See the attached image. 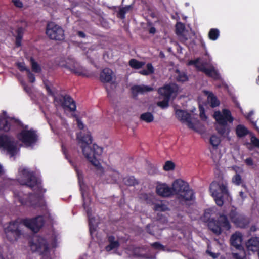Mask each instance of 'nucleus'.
Segmentation results:
<instances>
[{"label":"nucleus","instance_id":"obj_56","mask_svg":"<svg viewBox=\"0 0 259 259\" xmlns=\"http://www.w3.org/2000/svg\"><path fill=\"white\" fill-rule=\"evenodd\" d=\"M244 161L247 166H252L254 164L253 159L251 157L247 158Z\"/></svg>","mask_w":259,"mask_h":259},{"label":"nucleus","instance_id":"obj_6","mask_svg":"<svg viewBox=\"0 0 259 259\" xmlns=\"http://www.w3.org/2000/svg\"><path fill=\"white\" fill-rule=\"evenodd\" d=\"M209 191L219 206L223 205L224 198H227L229 195L227 183L223 180L213 181L210 185Z\"/></svg>","mask_w":259,"mask_h":259},{"label":"nucleus","instance_id":"obj_59","mask_svg":"<svg viewBox=\"0 0 259 259\" xmlns=\"http://www.w3.org/2000/svg\"><path fill=\"white\" fill-rule=\"evenodd\" d=\"M77 35L79 37H81V38H85V36H86L85 34L83 31H77Z\"/></svg>","mask_w":259,"mask_h":259},{"label":"nucleus","instance_id":"obj_29","mask_svg":"<svg viewBox=\"0 0 259 259\" xmlns=\"http://www.w3.org/2000/svg\"><path fill=\"white\" fill-rule=\"evenodd\" d=\"M25 29L22 27H19L16 30V36L15 38V45L17 47L21 46V41L24 33Z\"/></svg>","mask_w":259,"mask_h":259},{"label":"nucleus","instance_id":"obj_16","mask_svg":"<svg viewBox=\"0 0 259 259\" xmlns=\"http://www.w3.org/2000/svg\"><path fill=\"white\" fill-rule=\"evenodd\" d=\"M214 117L216 121H220L221 123H232L234 121V118L232 116L231 112L228 109H223L222 114L220 111H216L214 114Z\"/></svg>","mask_w":259,"mask_h":259},{"label":"nucleus","instance_id":"obj_46","mask_svg":"<svg viewBox=\"0 0 259 259\" xmlns=\"http://www.w3.org/2000/svg\"><path fill=\"white\" fill-rule=\"evenodd\" d=\"M188 77L185 73H181L179 74L177 80L180 82H185L188 80Z\"/></svg>","mask_w":259,"mask_h":259},{"label":"nucleus","instance_id":"obj_48","mask_svg":"<svg viewBox=\"0 0 259 259\" xmlns=\"http://www.w3.org/2000/svg\"><path fill=\"white\" fill-rule=\"evenodd\" d=\"M251 142L252 144L256 147L259 148V139L254 136L251 137Z\"/></svg>","mask_w":259,"mask_h":259},{"label":"nucleus","instance_id":"obj_24","mask_svg":"<svg viewBox=\"0 0 259 259\" xmlns=\"http://www.w3.org/2000/svg\"><path fill=\"white\" fill-rule=\"evenodd\" d=\"M218 125L216 127V130L219 134L222 136H227L230 131L229 126L226 123H221L220 121H217Z\"/></svg>","mask_w":259,"mask_h":259},{"label":"nucleus","instance_id":"obj_33","mask_svg":"<svg viewBox=\"0 0 259 259\" xmlns=\"http://www.w3.org/2000/svg\"><path fill=\"white\" fill-rule=\"evenodd\" d=\"M188 65H194L197 71H200V68H203L205 66L204 63H200V58H197L195 60H191L188 63Z\"/></svg>","mask_w":259,"mask_h":259},{"label":"nucleus","instance_id":"obj_45","mask_svg":"<svg viewBox=\"0 0 259 259\" xmlns=\"http://www.w3.org/2000/svg\"><path fill=\"white\" fill-rule=\"evenodd\" d=\"M89 218V226L90 228V232L91 234L93 233V231H95V227L93 224V221L95 220L94 218L91 217V216L88 217Z\"/></svg>","mask_w":259,"mask_h":259},{"label":"nucleus","instance_id":"obj_52","mask_svg":"<svg viewBox=\"0 0 259 259\" xmlns=\"http://www.w3.org/2000/svg\"><path fill=\"white\" fill-rule=\"evenodd\" d=\"M151 246L157 249H163L164 246L158 242H156L151 244Z\"/></svg>","mask_w":259,"mask_h":259},{"label":"nucleus","instance_id":"obj_32","mask_svg":"<svg viewBox=\"0 0 259 259\" xmlns=\"http://www.w3.org/2000/svg\"><path fill=\"white\" fill-rule=\"evenodd\" d=\"M208 101L210 104L212 108L218 107L220 105V101L217 97L212 93H210L208 96Z\"/></svg>","mask_w":259,"mask_h":259},{"label":"nucleus","instance_id":"obj_31","mask_svg":"<svg viewBox=\"0 0 259 259\" xmlns=\"http://www.w3.org/2000/svg\"><path fill=\"white\" fill-rule=\"evenodd\" d=\"M153 205V209L155 211L165 212L169 210V208L167 205L163 203L162 202L154 203Z\"/></svg>","mask_w":259,"mask_h":259},{"label":"nucleus","instance_id":"obj_47","mask_svg":"<svg viewBox=\"0 0 259 259\" xmlns=\"http://www.w3.org/2000/svg\"><path fill=\"white\" fill-rule=\"evenodd\" d=\"M27 75L31 83H33L35 81V75L31 72L30 70H27Z\"/></svg>","mask_w":259,"mask_h":259},{"label":"nucleus","instance_id":"obj_42","mask_svg":"<svg viewBox=\"0 0 259 259\" xmlns=\"http://www.w3.org/2000/svg\"><path fill=\"white\" fill-rule=\"evenodd\" d=\"M169 100L170 99L164 98L162 101H159L157 103V105L162 109L166 108L169 106Z\"/></svg>","mask_w":259,"mask_h":259},{"label":"nucleus","instance_id":"obj_28","mask_svg":"<svg viewBox=\"0 0 259 259\" xmlns=\"http://www.w3.org/2000/svg\"><path fill=\"white\" fill-rule=\"evenodd\" d=\"M176 116L180 121L184 123L187 119L190 118L191 114L183 110L177 109L176 111Z\"/></svg>","mask_w":259,"mask_h":259},{"label":"nucleus","instance_id":"obj_22","mask_svg":"<svg viewBox=\"0 0 259 259\" xmlns=\"http://www.w3.org/2000/svg\"><path fill=\"white\" fill-rule=\"evenodd\" d=\"M175 90L171 85L170 84H166L163 87L160 88L158 90V93L163 98L170 99L171 96L174 93Z\"/></svg>","mask_w":259,"mask_h":259},{"label":"nucleus","instance_id":"obj_34","mask_svg":"<svg viewBox=\"0 0 259 259\" xmlns=\"http://www.w3.org/2000/svg\"><path fill=\"white\" fill-rule=\"evenodd\" d=\"M145 64V63L139 61L135 59H132L129 61V65L133 68L139 69L142 68Z\"/></svg>","mask_w":259,"mask_h":259},{"label":"nucleus","instance_id":"obj_30","mask_svg":"<svg viewBox=\"0 0 259 259\" xmlns=\"http://www.w3.org/2000/svg\"><path fill=\"white\" fill-rule=\"evenodd\" d=\"M133 9L132 5H126L125 7H120L117 16L121 19L125 18V14Z\"/></svg>","mask_w":259,"mask_h":259},{"label":"nucleus","instance_id":"obj_11","mask_svg":"<svg viewBox=\"0 0 259 259\" xmlns=\"http://www.w3.org/2000/svg\"><path fill=\"white\" fill-rule=\"evenodd\" d=\"M19 223L17 221L10 222L4 231L7 239L10 242L15 241L21 235V231L19 228Z\"/></svg>","mask_w":259,"mask_h":259},{"label":"nucleus","instance_id":"obj_1","mask_svg":"<svg viewBox=\"0 0 259 259\" xmlns=\"http://www.w3.org/2000/svg\"><path fill=\"white\" fill-rule=\"evenodd\" d=\"M156 194L163 198L176 196V199L181 205L190 206L195 200V193L190 188L188 183L182 179H177L170 187L166 183L158 184L156 187Z\"/></svg>","mask_w":259,"mask_h":259},{"label":"nucleus","instance_id":"obj_63","mask_svg":"<svg viewBox=\"0 0 259 259\" xmlns=\"http://www.w3.org/2000/svg\"><path fill=\"white\" fill-rule=\"evenodd\" d=\"M79 182L80 183L81 180H83V176L82 174H80L78 171H76Z\"/></svg>","mask_w":259,"mask_h":259},{"label":"nucleus","instance_id":"obj_62","mask_svg":"<svg viewBox=\"0 0 259 259\" xmlns=\"http://www.w3.org/2000/svg\"><path fill=\"white\" fill-rule=\"evenodd\" d=\"M139 72L140 74H142L143 75H149V73H148L147 72L146 69H143V70H140Z\"/></svg>","mask_w":259,"mask_h":259},{"label":"nucleus","instance_id":"obj_10","mask_svg":"<svg viewBox=\"0 0 259 259\" xmlns=\"http://www.w3.org/2000/svg\"><path fill=\"white\" fill-rule=\"evenodd\" d=\"M228 216L231 221L237 227L246 228L248 227L250 220L244 214L239 213L236 208H232L229 212Z\"/></svg>","mask_w":259,"mask_h":259},{"label":"nucleus","instance_id":"obj_17","mask_svg":"<svg viewBox=\"0 0 259 259\" xmlns=\"http://www.w3.org/2000/svg\"><path fill=\"white\" fill-rule=\"evenodd\" d=\"M242 234L239 231H236L235 233L232 234L230 237V244L237 250L240 251L244 250V247L242 245Z\"/></svg>","mask_w":259,"mask_h":259},{"label":"nucleus","instance_id":"obj_2","mask_svg":"<svg viewBox=\"0 0 259 259\" xmlns=\"http://www.w3.org/2000/svg\"><path fill=\"white\" fill-rule=\"evenodd\" d=\"M77 138L81 144L80 148L82 153L88 160L94 166L101 170H103L99 159L103 153V148L96 144L91 145L93 141L92 137L89 132L86 133L80 132Z\"/></svg>","mask_w":259,"mask_h":259},{"label":"nucleus","instance_id":"obj_57","mask_svg":"<svg viewBox=\"0 0 259 259\" xmlns=\"http://www.w3.org/2000/svg\"><path fill=\"white\" fill-rule=\"evenodd\" d=\"M75 116L76 117V121L78 127L80 130H82L84 127V125L83 123L82 122L80 119L76 117V115Z\"/></svg>","mask_w":259,"mask_h":259},{"label":"nucleus","instance_id":"obj_35","mask_svg":"<svg viewBox=\"0 0 259 259\" xmlns=\"http://www.w3.org/2000/svg\"><path fill=\"white\" fill-rule=\"evenodd\" d=\"M31 69L33 72L39 73L41 71L40 66L36 62L33 57L30 58Z\"/></svg>","mask_w":259,"mask_h":259},{"label":"nucleus","instance_id":"obj_8","mask_svg":"<svg viewBox=\"0 0 259 259\" xmlns=\"http://www.w3.org/2000/svg\"><path fill=\"white\" fill-rule=\"evenodd\" d=\"M46 34L52 40L61 41L65 39L64 30L61 26L52 21L47 23Z\"/></svg>","mask_w":259,"mask_h":259},{"label":"nucleus","instance_id":"obj_58","mask_svg":"<svg viewBox=\"0 0 259 259\" xmlns=\"http://www.w3.org/2000/svg\"><path fill=\"white\" fill-rule=\"evenodd\" d=\"M206 253L208 254L210 256H211L213 258L215 259L217 258L218 256V255L217 254H215L214 253H213L209 251V250H206Z\"/></svg>","mask_w":259,"mask_h":259},{"label":"nucleus","instance_id":"obj_14","mask_svg":"<svg viewBox=\"0 0 259 259\" xmlns=\"http://www.w3.org/2000/svg\"><path fill=\"white\" fill-rule=\"evenodd\" d=\"M21 222L26 227L35 233L39 231L45 223L44 218L40 215L32 219L25 218Z\"/></svg>","mask_w":259,"mask_h":259},{"label":"nucleus","instance_id":"obj_61","mask_svg":"<svg viewBox=\"0 0 259 259\" xmlns=\"http://www.w3.org/2000/svg\"><path fill=\"white\" fill-rule=\"evenodd\" d=\"M149 32L150 34H154L156 32V29L154 27H151L149 29Z\"/></svg>","mask_w":259,"mask_h":259},{"label":"nucleus","instance_id":"obj_15","mask_svg":"<svg viewBox=\"0 0 259 259\" xmlns=\"http://www.w3.org/2000/svg\"><path fill=\"white\" fill-rule=\"evenodd\" d=\"M64 109H68L70 111H75L76 109V103L69 95H61L57 99Z\"/></svg>","mask_w":259,"mask_h":259},{"label":"nucleus","instance_id":"obj_19","mask_svg":"<svg viewBox=\"0 0 259 259\" xmlns=\"http://www.w3.org/2000/svg\"><path fill=\"white\" fill-rule=\"evenodd\" d=\"M120 178V174L117 170L110 169L106 173L105 181L108 184L116 183Z\"/></svg>","mask_w":259,"mask_h":259},{"label":"nucleus","instance_id":"obj_9","mask_svg":"<svg viewBox=\"0 0 259 259\" xmlns=\"http://www.w3.org/2000/svg\"><path fill=\"white\" fill-rule=\"evenodd\" d=\"M18 139L26 146H30L36 143L38 136L36 132L33 130H22L17 135Z\"/></svg>","mask_w":259,"mask_h":259},{"label":"nucleus","instance_id":"obj_38","mask_svg":"<svg viewBox=\"0 0 259 259\" xmlns=\"http://www.w3.org/2000/svg\"><path fill=\"white\" fill-rule=\"evenodd\" d=\"M124 183L128 186H134L138 184L137 181L133 176H129L124 179Z\"/></svg>","mask_w":259,"mask_h":259},{"label":"nucleus","instance_id":"obj_20","mask_svg":"<svg viewBox=\"0 0 259 259\" xmlns=\"http://www.w3.org/2000/svg\"><path fill=\"white\" fill-rule=\"evenodd\" d=\"M200 72L204 73L207 76L213 78L214 80H219L220 79V74L213 66H211L207 68L205 65L203 68H200Z\"/></svg>","mask_w":259,"mask_h":259},{"label":"nucleus","instance_id":"obj_54","mask_svg":"<svg viewBox=\"0 0 259 259\" xmlns=\"http://www.w3.org/2000/svg\"><path fill=\"white\" fill-rule=\"evenodd\" d=\"M82 205H83V207L84 209L85 210V211L87 212L88 216V217L91 216V213H92L91 208L90 207H89L88 206H87L85 204V203H83Z\"/></svg>","mask_w":259,"mask_h":259},{"label":"nucleus","instance_id":"obj_40","mask_svg":"<svg viewBox=\"0 0 259 259\" xmlns=\"http://www.w3.org/2000/svg\"><path fill=\"white\" fill-rule=\"evenodd\" d=\"M232 182L237 186L240 185L243 182L241 176L238 174H236L232 178Z\"/></svg>","mask_w":259,"mask_h":259},{"label":"nucleus","instance_id":"obj_4","mask_svg":"<svg viewBox=\"0 0 259 259\" xmlns=\"http://www.w3.org/2000/svg\"><path fill=\"white\" fill-rule=\"evenodd\" d=\"M19 172L21 175L18 178V181L21 185L26 186L39 193L46 192V190L42 188L41 181L33 172L25 168H20Z\"/></svg>","mask_w":259,"mask_h":259},{"label":"nucleus","instance_id":"obj_39","mask_svg":"<svg viewBox=\"0 0 259 259\" xmlns=\"http://www.w3.org/2000/svg\"><path fill=\"white\" fill-rule=\"evenodd\" d=\"M185 29V25L182 22H178L176 25V33L177 35H181Z\"/></svg>","mask_w":259,"mask_h":259},{"label":"nucleus","instance_id":"obj_7","mask_svg":"<svg viewBox=\"0 0 259 259\" xmlns=\"http://www.w3.org/2000/svg\"><path fill=\"white\" fill-rule=\"evenodd\" d=\"M29 244L31 250L38 253L41 256V259H52L49 244L46 239L38 237L36 240L29 241Z\"/></svg>","mask_w":259,"mask_h":259},{"label":"nucleus","instance_id":"obj_37","mask_svg":"<svg viewBox=\"0 0 259 259\" xmlns=\"http://www.w3.org/2000/svg\"><path fill=\"white\" fill-rule=\"evenodd\" d=\"M220 35V31L217 28H211L208 33V37L211 40H216Z\"/></svg>","mask_w":259,"mask_h":259},{"label":"nucleus","instance_id":"obj_53","mask_svg":"<svg viewBox=\"0 0 259 259\" xmlns=\"http://www.w3.org/2000/svg\"><path fill=\"white\" fill-rule=\"evenodd\" d=\"M185 122L187 123V125L188 127L190 129H194V123L191 121V117L190 116V118H189V119H187V120L185 121Z\"/></svg>","mask_w":259,"mask_h":259},{"label":"nucleus","instance_id":"obj_36","mask_svg":"<svg viewBox=\"0 0 259 259\" xmlns=\"http://www.w3.org/2000/svg\"><path fill=\"white\" fill-rule=\"evenodd\" d=\"M140 119L147 123H150L153 121L154 116L151 113L147 112L140 115Z\"/></svg>","mask_w":259,"mask_h":259},{"label":"nucleus","instance_id":"obj_3","mask_svg":"<svg viewBox=\"0 0 259 259\" xmlns=\"http://www.w3.org/2000/svg\"><path fill=\"white\" fill-rule=\"evenodd\" d=\"M214 213V210L212 208L206 209L203 216V220L207 223L209 229L216 235H219L222 233V228L228 231L231 226L227 215L221 214L217 220L213 217Z\"/></svg>","mask_w":259,"mask_h":259},{"label":"nucleus","instance_id":"obj_23","mask_svg":"<svg viewBox=\"0 0 259 259\" xmlns=\"http://www.w3.org/2000/svg\"><path fill=\"white\" fill-rule=\"evenodd\" d=\"M247 249L252 251L259 250V238L251 237L246 243Z\"/></svg>","mask_w":259,"mask_h":259},{"label":"nucleus","instance_id":"obj_5","mask_svg":"<svg viewBox=\"0 0 259 259\" xmlns=\"http://www.w3.org/2000/svg\"><path fill=\"white\" fill-rule=\"evenodd\" d=\"M13 195L16 200L22 205L32 207L34 208L41 207L44 205L42 197L39 194L29 193L26 195L19 190H15L13 191Z\"/></svg>","mask_w":259,"mask_h":259},{"label":"nucleus","instance_id":"obj_21","mask_svg":"<svg viewBox=\"0 0 259 259\" xmlns=\"http://www.w3.org/2000/svg\"><path fill=\"white\" fill-rule=\"evenodd\" d=\"M153 90L152 87L145 85H135L131 88V92L134 97H137L139 94H144Z\"/></svg>","mask_w":259,"mask_h":259},{"label":"nucleus","instance_id":"obj_41","mask_svg":"<svg viewBox=\"0 0 259 259\" xmlns=\"http://www.w3.org/2000/svg\"><path fill=\"white\" fill-rule=\"evenodd\" d=\"M210 143L214 148H217L220 143V140L217 136L212 135L210 138Z\"/></svg>","mask_w":259,"mask_h":259},{"label":"nucleus","instance_id":"obj_49","mask_svg":"<svg viewBox=\"0 0 259 259\" xmlns=\"http://www.w3.org/2000/svg\"><path fill=\"white\" fill-rule=\"evenodd\" d=\"M146 68L147 69H146V70L148 73H149V75L153 74L154 73V68L151 63H147L146 65Z\"/></svg>","mask_w":259,"mask_h":259},{"label":"nucleus","instance_id":"obj_43","mask_svg":"<svg viewBox=\"0 0 259 259\" xmlns=\"http://www.w3.org/2000/svg\"><path fill=\"white\" fill-rule=\"evenodd\" d=\"M175 164L171 161H167L163 166V169L165 171H169L175 169Z\"/></svg>","mask_w":259,"mask_h":259},{"label":"nucleus","instance_id":"obj_27","mask_svg":"<svg viewBox=\"0 0 259 259\" xmlns=\"http://www.w3.org/2000/svg\"><path fill=\"white\" fill-rule=\"evenodd\" d=\"M235 133L237 138H241L250 134V131L245 126L240 124L236 126Z\"/></svg>","mask_w":259,"mask_h":259},{"label":"nucleus","instance_id":"obj_44","mask_svg":"<svg viewBox=\"0 0 259 259\" xmlns=\"http://www.w3.org/2000/svg\"><path fill=\"white\" fill-rule=\"evenodd\" d=\"M17 66L20 71H26L27 72V70H30L26 66L24 62H18L17 63Z\"/></svg>","mask_w":259,"mask_h":259},{"label":"nucleus","instance_id":"obj_64","mask_svg":"<svg viewBox=\"0 0 259 259\" xmlns=\"http://www.w3.org/2000/svg\"><path fill=\"white\" fill-rule=\"evenodd\" d=\"M4 169L2 165L0 164V177H1L4 174Z\"/></svg>","mask_w":259,"mask_h":259},{"label":"nucleus","instance_id":"obj_50","mask_svg":"<svg viewBox=\"0 0 259 259\" xmlns=\"http://www.w3.org/2000/svg\"><path fill=\"white\" fill-rule=\"evenodd\" d=\"M200 117L202 119H206L207 116L205 113L204 108L202 106H199Z\"/></svg>","mask_w":259,"mask_h":259},{"label":"nucleus","instance_id":"obj_60","mask_svg":"<svg viewBox=\"0 0 259 259\" xmlns=\"http://www.w3.org/2000/svg\"><path fill=\"white\" fill-rule=\"evenodd\" d=\"M233 257L235 259H243L241 257L239 254L237 253H233L232 254Z\"/></svg>","mask_w":259,"mask_h":259},{"label":"nucleus","instance_id":"obj_25","mask_svg":"<svg viewBox=\"0 0 259 259\" xmlns=\"http://www.w3.org/2000/svg\"><path fill=\"white\" fill-rule=\"evenodd\" d=\"M113 72L111 69L106 68L104 69L100 74V80L103 82H109L112 79Z\"/></svg>","mask_w":259,"mask_h":259},{"label":"nucleus","instance_id":"obj_26","mask_svg":"<svg viewBox=\"0 0 259 259\" xmlns=\"http://www.w3.org/2000/svg\"><path fill=\"white\" fill-rule=\"evenodd\" d=\"M109 245L106 246V250L107 251H111L115 249H117L120 243L118 240H115V237L113 235H109L107 237Z\"/></svg>","mask_w":259,"mask_h":259},{"label":"nucleus","instance_id":"obj_13","mask_svg":"<svg viewBox=\"0 0 259 259\" xmlns=\"http://www.w3.org/2000/svg\"><path fill=\"white\" fill-rule=\"evenodd\" d=\"M0 148L7 150L11 157L16 154L17 146L14 141L7 135H0Z\"/></svg>","mask_w":259,"mask_h":259},{"label":"nucleus","instance_id":"obj_55","mask_svg":"<svg viewBox=\"0 0 259 259\" xmlns=\"http://www.w3.org/2000/svg\"><path fill=\"white\" fill-rule=\"evenodd\" d=\"M12 2L16 7L21 8L23 7V3L20 0H12Z\"/></svg>","mask_w":259,"mask_h":259},{"label":"nucleus","instance_id":"obj_12","mask_svg":"<svg viewBox=\"0 0 259 259\" xmlns=\"http://www.w3.org/2000/svg\"><path fill=\"white\" fill-rule=\"evenodd\" d=\"M22 123L15 118H5L0 116V131L8 132L18 127H22Z\"/></svg>","mask_w":259,"mask_h":259},{"label":"nucleus","instance_id":"obj_51","mask_svg":"<svg viewBox=\"0 0 259 259\" xmlns=\"http://www.w3.org/2000/svg\"><path fill=\"white\" fill-rule=\"evenodd\" d=\"M154 226L153 225H151L150 224H148L146 227V230L148 233H149L150 235H154V233L153 232V228Z\"/></svg>","mask_w":259,"mask_h":259},{"label":"nucleus","instance_id":"obj_18","mask_svg":"<svg viewBox=\"0 0 259 259\" xmlns=\"http://www.w3.org/2000/svg\"><path fill=\"white\" fill-rule=\"evenodd\" d=\"M63 66L77 75H84L82 67L73 59H68Z\"/></svg>","mask_w":259,"mask_h":259}]
</instances>
